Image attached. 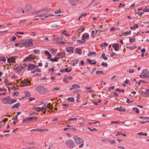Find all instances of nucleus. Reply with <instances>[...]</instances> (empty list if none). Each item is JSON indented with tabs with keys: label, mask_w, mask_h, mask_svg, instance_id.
Wrapping results in <instances>:
<instances>
[{
	"label": "nucleus",
	"mask_w": 149,
	"mask_h": 149,
	"mask_svg": "<svg viewBox=\"0 0 149 149\" xmlns=\"http://www.w3.org/2000/svg\"><path fill=\"white\" fill-rule=\"evenodd\" d=\"M36 111L38 112L40 111V107H37L35 106H33L32 107Z\"/></svg>",
	"instance_id": "cd10ccee"
},
{
	"label": "nucleus",
	"mask_w": 149,
	"mask_h": 149,
	"mask_svg": "<svg viewBox=\"0 0 149 149\" xmlns=\"http://www.w3.org/2000/svg\"><path fill=\"white\" fill-rule=\"evenodd\" d=\"M0 61H2L3 62H5L6 61V59L5 57L3 56L0 57Z\"/></svg>",
	"instance_id": "c756f323"
},
{
	"label": "nucleus",
	"mask_w": 149,
	"mask_h": 149,
	"mask_svg": "<svg viewBox=\"0 0 149 149\" xmlns=\"http://www.w3.org/2000/svg\"><path fill=\"white\" fill-rule=\"evenodd\" d=\"M77 42L80 44H83L86 41V40H84L82 38L81 40H78L77 41Z\"/></svg>",
	"instance_id": "a211bd4d"
},
{
	"label": "nucleus",
	"mask_w": 149,
	"mask_h": 149,
	"mask_svg": "<svg viewBox=\"0 0 149 149\" xmlns=\"http://www.w3.org/2000/svg\"><path fill=\"white\" fill-rule=\"evenodd\" d=\"M37 117H29L27 118H25L23 120H22V122L23 123H25V122H28L29 121H31L33 119L35 118L36 119Z\"/></svg>",
	"instance_id": "0eeeda50"
},
{
	"label": "nucleus",
	"mask_w": 149,
	"mask_h": 149,
	"mask_svg": "<svg viewBox=\"0 0 149 149\" xmlns=\"http://www.w3.org/2000/svg\"><path fill=\"white\" fill-rule=\"evenodd\" d=\"M100 123V122H98V121H96V122H92V123H88V124H90V125H91V124H96V123Z\"/></svg>",
	"instance_id": "8fccbe9b"
},
{
	"label": "nucleus",
	"mask_w": 149,
	"mask_h": 149,
	"mask_svg": "<svg viewBox=\"0 0 149 149\" xmlns=\"http://www.w3.org/2000/svg\"><path fill=\"white\" fill-rule=\"evenodd\" d=\"M146 94L149 96V89H147L146 91Z\"/></svg>",
	"instance_id": "13d9d810"
},
{
	"label": "nucleus",
	"mask_w": 149,
	"mask_h": 149,
	"mask_svg": "<svg viewBox=\"0 0 149 149\" xmlns=\"http://www.w3.org/2000/svg\"><path fill=\"white\" fill-rule=\"evenodd\" d=\"M112 47L116 51H118L119 49V45L118 43H115L112 45Z\"/></svg>",
	"instance_id": "2eb2a0df"
},
{
	"label": "nucleus",
	"mask_w": 149,
	"mask_h": 149,
	"mask_svg": "<svg viewBox=\"0 0 149 149\" xmlns=\"http://www.w3.org/2000/svg\"><path fill=\"white\" fill-rule=\"evenodd\" d=\"M87 128L89 130H90L91 131H93L94 130H96V129L95 128H94L93 129H91L89 127H88Z\"/></svg>",
	"instance_id": "de8ad7c7"
},
{
	"label": "nucleus",
	"mask_w": 149,
	"mask_h": 149,
	"mask_svg": "<svg viewBox=\"0 0 149 149\" xmlns=\"http://www.w3.org/2000/svg\"><path fill=\"white\" fill-rule=\"evenodd\" d=\"M75 143L77 145L80 144L79 146V148H82L84 146V140L81 138L76 135H74L73 137Z\"/></svg>",
	"instance_id": "f257e3e1"
},
{
	"label": "nucleus",
	"mask_w": 149,
	"mask_h": 149,
	"mask_svg": "<svg viewBox=\"0 0 149 149\" xmlns=\"http://www.w3.org/2000/svg\"><path fill=\"white\" fill-rule=\"evenodd\" d=\"M77 118H69L68 119V121H70V120H76Z\"/></svg>",
	"instance_id": "4d7b16f0"
},
{
	"label": "nucleus",
	"mask_w": 149,
	"mask_h": 149,
	"mask_svg": "<svg viewBox=\"0 0 149 149\" xmlns=\"http://www.w3.org/2000/svg\"><path fill=\"white\" fill-rule=\"evenodd\" d=\"M7 61L9 63H15V57L13 56H12L9 58H8L7 57Z\"/></svg>",
	"instance_id": "9d476101"
},
{
	"label": "nucleus",
	"mask_w": 149,
	"mask_h": 149,
	"mask_svg": "<svg viewBox=\"0 0 149 149\" xmlns=\"http://www.w3.org/2000/svg\"><path fill=\"white\" fill-rule=\"evenodd\" d=\"M25 10L26 12L28 13L31 10V6L28 4L26 5L25 6Z\"/></svg>",
	"instance_id": "9b49d317"
},
{
	"label": "nucleus",
	"mask_w": 149,
	"mask_h": 149,
	"mask_svg": "<svg viewBox=\"0 0 149 149\" xmlns=\"http://www.w3.org/2000/svg\"><path fill=\"white\" fill-rule=\"evenodd\" d=\"M116 91H121L123 93L124 92V91L123 89H120L119 88H116Z\"/></svg>",
	"instance_id": "3c124183"
},
{
	"label": "nucleus",
	"mask_w": 149,
	"mask_h": 149,
	"mask_svg": "<svg viewBox=\"0 0 149 149\" xmlns=\"http://www.w3.org/2000/svg\"><path fill=\"white\" fill-rule=\"evenodd\" d=\"M105 54L103 53L102 55V57L103 58V59L104 60H106L107 59V57L105 56Z\"/></svg>",
	"instance_id": "2f4dec72"
},
{
	"label": "nucleus",
	"mask_w": 149,
	"mask_h": 149,
	"mask_svg": "<svg viewBox=\"0 0 149 149\" xmlns=\"http://www.w3.org/2000/svg\"><path fill=\"white\" fill-rule=\"evenodd\" d=\"M42 10H39L37 11L33 12H32V14L33 15L37 14H38V13H40V12H41Z\"/></svg>",
	"instance_id": "c9c22d12"
},
{
	"label": "nucleus",
	"mask_w": 149,
	"mask_h": 149,
	"mask_svg": "<svg viewBox=\"0 0 149 149\" xmlns=\"http://www.w3.org/2000/svg\"><path fill=\"white\" fill-rule=\"evenodd\" d=\"M35 100V99L34 98H32L31 97H30L29 98V101H31L32 100Z\"/></svg>",
	"instance_id": "0e129e2a"
},
{
	"label": "nucleus",
	"mask_w": 149,
	"mask_h": 149,
	"mask_svg": "<svg viewBox=\"0 0 149 149\" xmlns=\"http://www.w3.org/2000/svg\"><path fill=\"white\" fill-rule=\"evenodd\" d=\"M16 101V100L11 99L9 97H7L2 99V103L5 104H10Z\"/></svg>",
	"instance_id": "7ed1b4c3"
},
{
	"label": "nucleus",
	"mask_w": 149,
	"mask_h": 149,
	"mask_svg": "<svg viewBox=\"0 0 149 149\" xmlns=\"http://www.w3.org/2000/svg\"><path fill=\"white\" fill-rule=\"evenodd\" d=\"M101 65L104 67H107L108 65L107 63H104V62H103L101 64Z\"/></svg>",
	"instance_id": "c03bdc74"
},
{
	"label": "nucleus",
	"mask_w": 149,
	"mask_h": 149,
	"mask_svg": "<svg viewBox=\"0 0 149 149\" xmlns=\"http://www.w3.org/2000/svg\"><path fill=\"white\" fill-rule=\"evenodd\" d=\"M74 49V48L73 47H66L65 49L66 52L69 54H71L73 53Z\"/></svg>",
	"instance_id": "1a4fd4ad"
},
{
	"label": "nucleus",
	"mask_w": 149,
	"mask_h": 149,
	"mask_svg": "<svg viewBox=\"0 0 149 149\" xmlns=\"http://www.w3.org/2000/svg\"><path fill=\"white\" fill-rule=\"evenodd\" d=\"M36 90L39 93L42 94H46L48 93L49 91L41 86H38L36 87Z\"/></svg>",
	"instance_id": "f03ea898"
},
{
	"label": "nucleus",
	"mask_w": 149,
	"mask_h": 149,
	"mask_svg": "<svg viewBox=\"0 0 149 149\" xmlns=\"http://www.w3.org/2000/svg\"><path fill=\"white\" fill-rule=\"evenodd\" d=\"M96 74H104V73L102 71H97L96 72Z\"/></svg>",
	"instance_id": "72a5a7b5"
},
{
	"label": "nucleus",
	"mask_w": 149,
	"mask_h": 149,
	"mask_svg": "<svg viewBox=\"0 0 149 149\" xmlns=\"http://www.w3.org/2000/svg\"><path fill=\"white\" fill-rule=\"evenodd\" d=\"M122 108V106H120V107H117L116 108H115V109H116L117 111H119L125 112V109H121Z\"/></svg>",
	"instance_id": "dca6fc26"
},
{
	"label": "nucleus",
	"mask_w": 149,
	"mask_h": 149,
	"mask_svg": "<svg viewBox=\"0 0 149 149\" xmlns=\"http://www.w3.org/2000/svg\"><path fill=\"white\" fill-rule=\"evenodd\" d=\"M20 105V103H17L14 104L11 107L12 109L15 108H17Z\"/></svg>",
	"instance_id": "4be33fe9"
},
{
	"label": "nucleus",
	"mask_w": 149,
	"mask_h": 149,
	"mask_svg": "<svg viewBox=\"0 0 149 149\" xmlns=\"http://www.w3.org/2000/svg\"><path fill=\"white\" fill-rule=\"evenodd\" d=\"M140 77L142 78H149V72L148 70L146 69L143 70Z\"/></svg>",
	"instance_id": "423d86ee"
},
{
	"label": "nucleus",
	"mask_w": 149,
	"mask_h": 149,
	"mask_svg": "<svg viewBox=\"0 0 149 149\" xmlns=\"http://www.w3.org/2000/svg\"><path fill=\"white\" fill-rule=\"evenodd\" d=\"M33 147H29L26 148H22V149H32Z\"/></svg>",
	"instance_id": "6e6d98bb"
},
{
	"label": "nucleus",
	"mask_w": 149,
	"mask_h": 149,
	"mask_svg": "<svg viewBox=\"0 0 149 149\" xmlns=\"http://www.w3.org/2000/svg\"><path fill=\"white\" fill-rule=\"evenodd\" d=\"M44 54L47 56H49L48 59H50V58H51L52 56L50 53L49 52L47 51L46 50L44 52Z\"/></svg>",
	"instance_id": "6ab92c4d"
},
{
	"label": "nucleus",
	"mask_w": 149,
	"mask_h": 149,
	"mask_svg": "<svg viewBox=\"0 0 149 149\" xmlns=\"http://www.w3.org/2000/svg\"><path fill=\"white\" fill-rule=\"evenodd\" d=\"M88 62L91 64H95L96 63V62L94 60H92L89 59H88Z\"/></svg>",
	"instance_id": "a878e982"
},
{
	"label": "nucleus",
	"mask_w": 149,
	"mask_h": 149,
	"mask_svg": "<svg viewBox=\"0 0 149 149\" xmlns=\"http://www.w3.org/2000/svg\"><path fill=\"white\" fill-rule=\"evenodd\" d=\"M61 13V11L60 10H57L55 12L56 14L59 13Z\"/></svg>",
	"instance_id": "69168bd1"
},
{
	"label": "nucleus",
	"mask_w": 149,
	"mask_h": 149,
	"mask_svg": "<svg viewBox=\"0 0 149 149\" xmlns=\"http://www.w3.org/2000/svg\"><path fill=\"white\" fill-rule=\"evenodd\" d=\"M57 56H58L61 57L62 58L64 56V54L63 52H61L58 53L57 54Z\"/></svg>",
	"instance_id": "5701e85b"
},
{
	"label": "nucleus",
	"mask_w": 149,
	"mask_h": 149,
	"mask_svg": "<svg viewBox=\"0 0 149 149\" xmlns=\"http://www.w3.org/2000/svg\"><path fill=\"white\" fill-rule=\"evenodd\" d=\"M32 40L31 39H28L25 40L24 42L20 43L21 47H27L29 46L32 45Z\"/></svg>",
	"instance_id": "20e7f679"
},
{
	"label": "nucleus",
	"mask_w": 149,
	"mask_h": 149,
	"mask_svg": "<svg viewBox=\"0 0 149 149\" xmlns=\"http://www.w3.org/2000/svg\"><path fill=\"white\" fill-rule=\"evenodd\" d=\"M36 56L30 55L28 57H26L25 58V60L27 61H30L34 59L35 58Z\"/></svg>",
	"instance_id": "f8f14e48"
},
{
	"label": "nucleus",
	"mask_w": 149,
	"mask_h": 149,
	"mask_svg": "<svg viewBox=\"0 0 149 149\" xmlns=\"http://www.w3.org/2000/svg\"><path fill=\"white\" fill-rule=\"evenodd\" d=\"M80 88V86H79L77 84H75L72 85V87L70 88V90L71 91L76 88L79 89Z\"/></svg>",
	"instance_id": "ddd939ff"
},
{
	"label": "nucleus",
	"mask_w": 149,
	"mask_h": 149,
	"mask_svg": "<svg viewBox=\"0 0 149 149\" xmlns=\"http://www.w3.org/2000/svg\"><path fill=\"white\" fill-rule=\"evenodd\" d=\"M5 125V123L3 121H1L0 122V127L3 126Z\"/></svg>",
	"instance_id": "864d4df0"
},
{
	"label": "nucleus",
	"mask_w": 149,
	"mask_h": 149,
	"mask_svg": "<svg viewBox=\"0 0 149 149\" xmlns=\"http://www.w3.org/2000/svg\"><path fill=\"white\" fill-rule=\"evenodd\" d=\"M66 31L65 30L63 31L62 32V33L63 34H64L65 36H68L69 35V34H67L66 33Z\"/></svg>",
	"instance_id": "09e8293b"
},
{
	"label": "nucleus",
	"mask_w": 149,
	"mask_h": 149,
	"mask_svg": "<svg viewBox=\"0 0 149 149\" xmlns=\"http://www.w3.org/2000/svg\"><path fill=\"white\" fill-rule=\"evenodd\" d=\"M118 148L122 149H125L124 147L121 146H118Z\"/></svg>",
	"instance_id": "052dcab7"
},
{
	"label": "nucleus",
	"mask_w": 149,
	"mask_h": 149,
	"mask_svg": "<svg viewBox=\"0 0 149 149\" xmlns=\"http://www.w3.org/2000/svg\"><path fill=\"white\" fill-rule=\"evenodd\" d=\"M135 40V39L133 38H130L129 40V41L131 43L132 42H134Z\"/></svg>",
	"instance_id": "58836bf2"
},
{
	"label": "nucleus",
	"mask_w": 149,
	"mask_h": 149,
	"mask_svg": "<svg viewBox=\"0 0 149 149\" xmlns=\"http://www.w3.org/2000/svg\"><path fill=\"white\" fill-rule=\"evenodd\" d=\"M49 59L50 60L52 61H54V62H56V61H58V58L57 57H55L53 59H51L50 58V59Z\"/></svg>",
	"instance_id": "7c9ffc66"
},
{
	"label": "nucleus",
	"mask_w": 149,
	"mask_h": 149,
	"mask_svg": "<svg viewBox=\"0 0 149 149\" xmlns=\"http://www.w3.org/2000/svg\"><path fill=\"white\" fill-rule=\"evenodd\" d=\"M139 118L143 119H149V117H143V116H140L139 117Z\"/></svg>",
	"instance_id": "37998d69"
},
{
	"label": "nucleus",
	"mask_w": 149,
	"mask_h": 149,
	"mask_svg": "<svg viewBox=\"0 0 149 149\" xmlns=\"http://www.w3.org/2000/svg\"><path fill=\"white\" fill-rule=\"evenodd\" d=\"M67 100L68 101L72 102H74V99L73 97L68 98Z\"/></svg>",
	"instance_id": "c85d7f7f"
},
{
	"label": "nucleus",
	"mask_w": 149,
	"mask_h": 149,
	"mask_svg": "<svg viewBox=\"0 0 149 149\" xmlns=\"http://www.w3.org/2000/svg\"><path fill=\"white\" fill-rule=\"evenodd\" d=\"M25 68V66H21L17 68V70H21Z\"/></svg>",
	"instance_id": "473e14b6"
},
{
	"label": "nucleus",
	"mask_w": 149,
	"mask_h": 149,
	"mask_svg": "<svg viewBox=\"0 0 149 149\" xmlns=\"http://www.w3.org/2000/svg\"><path fill=\"white\" fill-rule=\"evenodd\" d=\"M89 38V35L88 33H85L83 34L82 36V38L84 40H86V39H88Z\"/></svg>",
	"instance_id": "4468645a"
},
{
	"label": "nucleus",
	"mask_w": 149,
	"mask_h": 149,
	"mask_svg": "<svg viewBox=\"0 0 149 149\" xmlns=\"http://www.w3.org/2000/svg\"><path fill=\"white\" fill-rule=\"evenodd\" d=\"M105 31V30L103 31H101L100 30H97L95 31V33H98V34H100V32H104Z\"/></svg>",
	"instance_id": "a19ab883"
},
{
	"label": "nucleus",
	"mask_w": 149,
	"mask_h": 149,
	"mask_svg": "<svg viewBox=\"0 0 149 149\" xmlns=\"http://www.w3.org/2000/svg\"><path fill=\"white\" fill-rule=\"evenodd\" d=\"M33 52L36 54H38L40 53V51L38 49L34 50Z\"/></svg>",
	"instance_id": "79ce46f5"
},
{
	"label": "nucleus",
	"mask_w": 149,
	"mask_h": 149,
	"mask_svg": "<svg viewBox=\"0 0 149 149\" xmlns=\"http://www.w3.org/2000/svg\"><path fill=\"white\" fill-rule=\"evenodd\" d=\"M117 55L116 54L115 52H112L110 56L111 57H113V56L115 55Z\"/></svg>",
	"instance_id": "603ef678"
},
{
	"label": "nucleus",
	"mask_w": 149,
	"mask_h": 149,
	"mask_svg": "<svg viewBox=\"0 0 149 149\" xmlns=\"http://www.w3.org/2000/svg\"><path fill=\"white\" fill-rule=\"evenodd\" d=\"M73 61L75 63H78L79 62V60L78 59H75Z\"/></svg>",
	"instance_id": "5fc2aeb1"
},
{
	"label": "nucleus",
	"mask_w": 149,
	"mask_h": 149,
	"mask_svg": "<svg viewBox=\"0 0 149 149\" xmlns=\"http://www.w3.org/2000/svg\"><path fill=\"white\" fill-rule=\"evenodd\" d=\"M51 27H54V28L57 27L58 26L56 24H51Z\"/></svg>",
	"instance_id": "a18cd8bd"
},
{
	"label": "nucleus",
	"mask_w": 149,
	"mask_h": 149,
	"mask_svg": "<svg viewBox=\"0 0 149 149\" xmlns=\"http://www.w3.org/2000/svg\"><path fill=\"white\" fill-rule=\"evenodd\" d=\"M36 67V66L33 64H30L27 67V69L28 70H31L33 69Z\"/></svg>",
	"instance_id": "f3484780"
},
{
	"label": "nucleus",
	"mask_w": 149,
	"mask_h": 149,
	"mask_svg": "<svg viewBox=\"0 0 149 149\" xmlns=\"http://www.w3.org/2000/svg\"><path fill=\"white\" fill-rule=\"evenodd\" d=\"M54 15L52 14H49L47 15L44 16V18H40V19H42V20H44L45 19V18H47L49 17L52 16H54Z\"/></svg>",
	"instance_id": "393cba45"
},
{
	"label": "nucleus",
	"mask_w": 149,
	"mask_h": 149,
	"mask_svg": "<svg viewBox=\"0 0 149 149\" xmlns=\"http://www.w3.org/2000/svg\"><path fill=\"white\" fill-rule=\"evenodd\" d=\"M46 105L47 108L50 110H52L53 109V106L51 103H49L47 105Z\"/></svg>",
	"instance_id": "aec40b11"
},
{
	"label": "nucleus",
	"mask_w": 149,
	"mask_h": 149,
	"mask_svg": "<svg viewBox=\"0 0 149 149\" xmlns=\"http://www.w3.org/2000/svg\"><path fill=\"white\" fill-rule=\"evenodd\" d=\"M122 34L123 35H124L125 36H127V32H122Z\"/></svg>",
	"instance_id": "e2e57ef3"
},
{
	"label": "nucleus",
	"mask_w": 149,
	"mask_h": 149,
	"mask_svg": "<svg viewBox=\"0 0 149 149\" xmlns=\"http://www.w3.org/2000/svg\"><path fill=\"white\" fill-rule=\"evenodd\" d=\"M85 27L84 26H82L80 27L79 29L78 32L79 33H80L81 31H84Z\"/></svg>",
	"instance_id": "b1692460"
},
{
	"label": "nucleus",
	"mask_w": 149,
	"mask_h": 149,
	"mask_svg": "<svg viewBox=\"0 0 149 149\" xmlns=\"http://www.w3.org/2000/svg\"><path fill=\"white\" fill-rule=\"evenodd\" d=\"M70 3L71 6H75L77 4L73 0H71L69 1Z\"/></svg>",
	"instance_id": "412c9836"
},
{
	"label": "nucleus",
	"mask_w": 149,
	"mask_h": 149,
	"mask_svg": "<svg viewBox=\"0 0 149 149\" xmlns=\"http://www.w3.org/2000/svg\"><path fill=\"white\" fill-rule=\"evenodd\" d=\"M75 52L78 54H81V50L79 48H76V49Z\"/></svg>",
	"instance_id": "bb28decb"
},
{
	"label": "nucleus",
	"mask_w": 149,
	"mask_h": 149,
	"mask_svg": "<svg viewBox=\"0 0 149 149\" xmlns=\"http://www.w3.org/2000/svg\"><path fill=\"white\" fill-rule=\"evenodd\" d=\"M144 12H148L149 11V8H147V7H146L145 9L143 10Z\"/></svg>",
	"instance_id": "49530a36"
},
{
	"label": "nucleus",
	"mask_w": 149,
	"mask_h": 149,
	"mask_svg": "<svg viewBox=\"0 0 149 149\" xmlns=\"http://www.w3.org/2000/svg\"><path fill=\"white\" fill-rule=\"evenodd\" d=\"M138 13L139 15L141 16L143 14V13L142 12H138Z\"/></svg>",
	"instance_id": "774afa93"
},
{
	"label": "nucleus",
	"mask_w": 149,
	"mask_h": 149,
	"mask_svg": "<svg viewBox=\"0 0 149 149\" xmlns=\"http://www.w3.org/2000/svg\"><path fill=\"white\" fill-rule=\"evenodd\" d=\"M127 103H130L132 102V101L131 100V101H130V100L129 99H127Z\"/></svg>",
	"instance_id": "680f3d73"
},
{
	"label": "nucleus",
	"mask_w": 149,
	"mask_h": 149,
	"mask_svg": "<svg viewBox=\"0 0 149 149\" xmlns=\"http://www.w3.org/2000/svg\"><path fill=\"white\" fill-rule=\"evenodd\" d=\"M107 141L109 143H110L111 144H115V143L114 141L108 140Z\"/></svg>",
	"instance_id": "e433bc0d"
},
{
	"label": "nucleus",
	"mask_w": 149,
	"mask_h": 149,
	"mask_svg": "<svg viewBox=\"0 0 149 149\" xmlns=\"http://www.w3.org/2000/svg\"><path fill=\"white\" fill-rule=\"evenodd\" d=\"M30 82V80L28 79H25L24 81H22L21 82V86H27L28 84Z\"/></svg>",
	"instance_id": "6e6552de"
},
{
	"label": "nucleus",
	"mask_w": 149,
	"mask_h": 149,
	"mask_svg": "<svg viewBox=\"0 0 149 149\" xmlns=\"http://www.w3.org/2000/svg\"><path fill=\"white\" fill-rule=\"evenodd\" d=\"M26 20L25 19L19 21V22L21 23H24L25 22H26Z\"/></svg>",
	"instance_id": "bf43d9fd"
},
{
	"label": "nucleus",
	"mask_w": 149,
	"mask_h": 149,
	"mask_svg": "<svg viewBox=\"0 0 149 149\" xmlns=\"http://www.w3.org/2000/svg\"><path fill=\"white\" fill-rule=\"evenodd\" d=\"M96 54V53L95 52H89L88 54V56H90L92 55H94Z\"/></svg>",
	"instance_id": "f704fd0d"
},
{
	"label": "nucleus",
	"mask_w": 149,
	"mask_h": 149,
	"mask_svg": "<svg viewBox=\"0 0 149 149\" xmlns=\"http://www.w3.org/2000/svg\"><path fill=\"white\" fill-rule=\"evenodd\" d=\"M134 72V70L133 69L130 70H129V72L130 73H133Z\"/></svg>",
	"instance_id": "338daca9"
},
{
	"label": "nucleus",
	"mask_w": 149,
	"mask_h": 149,
	"mask_svg": "<svg viewBox=\"0 0 149 149\" xmlns=\"http://www.w3.org/2000/svg\"><path fill=\"white\" fill-rule=\"evenodd\" d=\"M64 70L65 72H70L71 71L72 69H69L68 70V68H67L64 69Z\"/></svg>",
	"instance_id": "ea45409f"
},
{
	"label": "nucleus",
	"mask_w": 149,
	"mask_h": 149,
	"mask_svg": "<svg viewBox=\"0 0 149 149\" xmlns=\"http://www.w3.org/2000/svg\"><path fill=\"white\" fill-rule=\"evenodd\" d=\"M66 146L69 148H72L74 147V142L71 139H69L66 140L65 142Z\"/></svg>",
	"instance_id": "39448f33"
},
{
	"label": "nucleus",
	"mask_w": 149,
	"mask_h": 149,
	"mask_svg": "<svg viewBox=\"0 0 149 149\" xmlns=\"http://www.w3.org/2000/svg\"><path fill=\"white\" fill-rule=\"evenodd\" d=\"M133 109V110L136 111V113H139V110L138 108L134 107Z\"/></svg>",
	"instance_id": "4c0bfd02"
}]
</instances>
